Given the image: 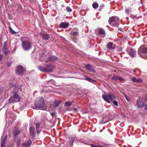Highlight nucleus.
I'll list each match as a JSON object with an SVG mask.
<instances>
[{"label": "nucleus", "instance_id": "nucleus-50", "mask_svg": "<svg viewBox=\"0 0 147 147\" xmlns=\"http://www.w3.org/2000/svg\"><path fill=\"white\" fill-rule=\"evenodd\" d=\"M136 18V16H134V18Z\"/></svg>", "mask_w": 147, "mask_h": 147}, {"label": "nucleus", "instance_id": "nucleus-11", "mask_svg": "<svg viewBox=\"0 0 147 147\" xmlns=\"http://www.w3.org/2000/svg\"><path fill=\"white\" fill-rule=\"evenodd\" d=\"M32 143V142L31 140H28L25 142L22 143L21 144V146H22L29 147Z\"/></svg>", "mask_w": 147, "mask_h": 147}, {"label": "nucleus", "instance_id": "nucleus-45", "mask_svg": "<svg viewBox=\"0 0 147 147\" xmlns=\"http://www.w3.org/2000/svg\"><path fill=\"white\" fill-rule=\"evenodd\" d=\"M103 146L101 145H96V147H103Z\"/></svg>", "mask_w": 147, "mask_h": 147}, {"label": "nucleus", "instance_id": "nucleus-3", "mask_svg": "<svg viewBox=\"0 0 147 147\" xmlns=\"http://www.w3.org/2000/svg\"><path fill=\"white\" fill-rule=\"evenodd\" d=\"M119 18L117 16H113L109 18L108 22L112 26L117 27L119 25Z\"/></svg>", "mask_w": 147, "mask_h": 147}, {"label": "nucleus", "instance_id": "nucleus-18", "mask_svg": "<svg viewBox=\"0 0 147 147\" xmlns=\"http://www.w3.org/2000/svg\"><path fill=\"white\" fill-rule=\"evenodd\" d=\"M113 45L112 42H109L107 44V47L109 49L111 50L114 49Z\"/></svg>", "mask_w": 147, "mask_h": 147}, {"label": "nucleus", "instance_id": "nucleus-25", "mask_svg": "<svg viewBox=\"0 0 147 147\" xmlns=\"http://www.w3.org/2000/svg\"><path fill=\"white\" fill-rule=\"evenodd\" d=\"M72 102L71 101L66 102L65 103V105L67 107H70L72 103Z\"/></svg>", "mask_w": 147, "mask_h": 147}, {"label": "nucleus", "instance_id": "nucleus-4", "mask_svg": "<svg viewBox=\"0 0 147 147\" xmlns=\"http://www.w3.org/2000/svg\"><path fill=\"white\" fill-rule=\"evenodd\" d=\"M22 47L25 51H28L32 47V43L29 40L27 39L22 41Z\"/></svg>", "mask_w": 147, "mask_h": 147}, {"label": "nucleus", "instance_id": "nucleus-8", "mask_svg": "<svg viewBox=\"0 0 147 147\" xmlns=\"http://www.w3.org/2000/svg\"><path fill=\"white\" fill-rule=\"evenodd\" d=\"M55 68V66L52 64H50L47 66L46 65V72H51Z\"/></svg>", "mask_w": 147, "mask_h": 147}, {"label": "nucleus", "instance_id": "nucleus-43", "mask_svg": "<svg viewBox=\"0 0 147 147\" xmlns=\"http://www.w3.org/2000/svg\"><path fill=\"white\" fill-rule=\"evenodd\" d=\"M90 145L92 147H96V145L92 144H91Z\"/></svg>", "mask_w": 147, "mask_h": 147}, {"label": "nucleus", "instance_id": "nucleus-47", "mask_svg": "<svg viewBox=\"0 0 147 147\" xmlns=\"http://www.w3.org/2000/svg\"><path fill=\"white\" fill-rule=\"evenodd\" d=\"M104 7V5L103 4L101 5L100 6V7Z\"/></svg>", "mask_w": 147, "mask_h": 147}, {"label": "nucleus", "instance_id": "nucleus-22", "mask_svg": "<svg viewBox=\"0 0 147 147\" xmlns=\"http://www.w3.org/2000/svg\"><path fill=\"white\" fill-rule=\"evenodd\" d=\"M20 134V132L18 131V130L17 129L15 128L13 130V136H16Z\"/></svg>", "mask_w": 147, "mask_h": 147}, {"label": "nucleus", "instance_id": "nucleus-9", "mask_svg": "<svg viewBox=\"0 0 147 147\" xmlns=\"http://www.w3.org/2000/svg\"><path fill=\"white\" fill-rule=\"evenodd\" d=\"M25 71H26L23 69L22 66L19 65L17 67L16 73L17 74L19 75L22 74Z\"/></svg>", "mask_w": 147, "mask_h": 147}, {"label": "nucleus", "instance_id": "nucleus-15", "mask_svg": "<svg viewBox=\"0 0 147 147\" xmlns=\"http://www.w3.org/2000/svg\"><path fill=\"white\" fill-rule=\"evenodd\" d=\"M38 68L40 71H42L46 72V65H45L44 66H39L38 67Z\"/></svg>", "mask_w": 147, "mask_h": 147}, {"label": "nucleus", "instance_id": "nucleus-37", "mask_svg": "<svg viewBox=\"0 0 147 147\" xmlns=\"http://www.w3.org/2000/svg\"><path fill=\"white\" fill-rule=\"evenodd\" d=\"M113 104L116 106H118V103L117 101L114 100L113 102Z\"/></svg>", "mask_w": 147, "mask_h": 147}, {"label": "nucleus", "instance_id": "nucleus-28", "mask_svg": "<svg viewBox=\"0 0 147 147\" xmlns=\"http://www.w3.org/2000/svg\"><path fill=\"white\" fill-rule=\"evenodd\" d=\"M7 42L5 41L4 43V46L3 48V51H6L7 50Z\"/></svg>", "mask_w": 147, "mask_h": 147}, {"label": "nucleus", "instance_id": "nucleus-35", "mask_svg": "<svg viewBox=\"0 0 147 147\" xmlns=\"http://www.w3.org/2000/svg\"><path fill=\"white\" fill-rule=\"evenodd\" d=\"M78 33V31H74L72 33V34L74 35H77Z\"/></svg>", "mask_w": 147, "mask_h": 147}, {"label": "nucleus", "instance_id": "nucleus-31", "mask_svg": "<svg viewBox=\"0 0 147 147\" xmlns=\"http://www.w3.org/2000/svg\"><path fill=\"white\" fill-rule=\"evenodd\" d=\"M123 95H124L125 99L128 101H130V98L129 97H128L126 94H123Z\"/></svg>", "mask_w": 147, "mask_h": 147}, {"label": "nucleus", "instance_id": "nucleus-20", "mask_svg": "<svg viewBox=\"0 0 147 147\" xmlns=\"http://www.w3.org/2000/svg\"><path fill=\"white\" fill-rule=\"evenodd\" d=\"M50 37L49 35L48 34H44L42 35L43 39L45 40H48Z\"/></svg>", "mask_w": 147, "mask_h": 147}, {"label": "nucleus", "instance_id": "nucleus-2", "mask_svg": "<svg viewBox=\"0 0 147 147\" xmlns=\"http://www.w3.org/2000/svg\"><path fill=\"white\" fill-rule=\"evenodd\" d=\"M138 52L141 57L147 59V47L141 46L139 49Z\"/></svg>", "mask_w": 147, "mask_h": 147}, {"label": "nucleus", "instance_id": "nucleus-40", "mask_svg": "<svg viewBox=\"0 0 147 147\" xmlns=\"http://www.w3.org/2000/svg\"><path fill=\"white\" fill-rule=\"evenodd\" d=\"M125 13L127 14H129V10L128 9H125Z\"/></svg>", "mask_w": 147, "mask_h": 147}, {"label": "nucleus", "instance_id": "nucleus-21", "mask_svg": "<svg viewBox=\"0 0 147 147\" xmlns=\"http://www.w3.org/2000/svg\"><path fill=\"white\" fill-rule=\"evenodd\" d=\"M99 34H100L103 35L104 36L105 35V33L104 30L102 28H100L99 30Z\"/></svg>", "mask_w": 147, "mask_h": 147}, {"label": "nucleus", "instance_id": "nucleus-14", "mask_svg": "<svg viewBox=\"0 0 147 147\" xmlns=\"http://www.w3.org/2000/svg\"><path fill=\"white\" fill-rule=\"evenodd\" d=\"M112 79L115 81L119 80L120 81L123 80V78H122L117 76H113L112 77Z\"/></svg>", "mask_w": 147, "mask_h": 147}, {"label": "nucleus", "instance_id": "nucleus-6", "mask_svg": "<svg viewBox=\"0 0 147 147\" xmlns=\"http://www.w3.org/2000/svg\"><path fill=\"white\" fill-rule=\"evenodd\" d=\"M10 87H13V88L15 89V90L12 91V92L14 94L13 95V97H14L15 100H17V101H19L20 100V98L19 96V95L17 94L18 92V90H17L16 86L14 84L12 83L10 84Z\"/></svg>", "mask_w": 147, "mask_h": 147}, {"label": "nucleus", "instance_id": "nucleus-30", "mask_svg": "<svg viewBox=\"0 0 147 147\" xmlns=\"http://www.w3.org/2000/svg\"><path fill=\"white\" fill-rule=\"evenodd\" d=\"M40 126V124L38 123H37L36 124V129L37 130V132L38 134H39V132H38V130L39 129Z\"/></svg>", "mask_w": 147, "mask_h": 147}, {"label": "nucleus", "instance_id": "nucleus-1", "mask_svg": "<svg viewBox=\"0 0 147 147\" xmlns=\"http://www.w3.org/2000/svg\"><path fill=\"white\" fill-rule=\"evenodd\" d=\"M34 105L35 107L40 109L46 107L47 105L45 103L43 97H39L36 98L34 102Z\"/></svg>", "mask_w": 147, "mask_h": 147}, {"label": "nucleus", "instance_id": "nucleus-19", "mask_svg": "<svg viewBox=\"0 0 147 147\" xmlns=\"http://www.w3.org/2000/svg\"><path fill=\"white\" fill-rule=\"evenodd\" d=\"M49 60L50 61H54L57 59V57L55 56H51L49 57Z\"/></svg>", "mask_w": 147, "mask_h": 147}, {"label": "nucleus", "instance_id": "nucleus-29", "mask_svg": "<svg viewBox=\"0 0 147 147\" xmlns=\"http://www.w3.org/2000/svg\"><path fill=\"white\" fill-rule=\"evenodd\" d=\"M75 139V137H69V142L71 143L72 144L73 142Z\"/></svg>", "mask_w": 147, "mask_h": 147}, {"label": "nucleus", "instance_id": "nucleus-5", "mask_svg": "<svg viewBox=\"0 0 147 147\" xmlns=\"http://www.w3.org/2000/svg\"><path fill=\"white\" fill-rule=\"evenodd\" d=\"M102 98L106 102L110 103L109 100V98L111 100L113 101L115 100L116 97L111 92H108L107 94H105L102 96Z\"/></svg>", "mask_w": 147, "mask_h": 147}, {"label": "nucleus", "instance_id": "nucleus-10", "mask_svg": "<svg viewBox=\"0 0 147 147\" xmlns=\"http://www.w3.org/2000/svg\"><path fill=\"white\" fill-rule=\"evenodd\" d=\"M137 105L138 107L142 108L144 107L145 104L144 102L142 101V99L139 98L137 100Z\"/></svg>", "mask_w": 147, "mask_h": 147}, {"label": "nucleus", "instance_id": "nucleus-36", "mask_svg": "<svg viewBox=\"0 0 147 147\" xmlns=\"http://www.w3.org/2000/svg\"><path fill=\"white\" fill-rule=\"evenodd\" d=\"M131 80L133 82H136L137 79H136L135 77H134L132 78Z\"/></svg>", "mask_w": 147, "mask_h": 147}, {"label": "nucleus", "instance_id": "nucleus-39", "mask_svg": "<svg viewBox=\"0 0 147 147\" xmlns=\"http://www.w3.org/2000/svg\"><path fill=\"white\" fill-rule=\"evenodd\" d=\"M20 140H19L18 141V142H17V145L18 146H19L20 145Z\"/></svg>", "mask_w": 147, "mask_h": 147}, {"label": "nucleus", "instance_id": "nucleus-33", "mask_svg": "<svg viewBox=\"0 0 147 147\" xmlns=\"http://www.w3.org/2000/svg\"><path fill=\"white\" fill-rule=\"evenodd\" d=\"M142 82V80L141 78L137 79L136 83H141Z\"/></svg>", "mask_w": 147, "mask_h": 147}, {"label": "nucleus", "instance_id": "nucleus-52", "mask_svg": "<svg viewBox=\"0 0 147 147\" xmlns=\"http://www.w3.org/2000/svg\"><path fill=\"white\" fill-rule=\"evenodd\" d=\"M39 60H40V61H41V59H39Z\"/></svg>", "mask_w": 147, "mask_h": 147}, {"label": "nucleus", "instance_id": "nucleus-27", "mask_svg": "<svg viewBox=\"0 0 147 147\" xmlns=\"http://www.w3.org/2000/svg\"><path fill=\"white\" fill-rule=\"evenodd\" d=\"M92 6L94 9H96L98 7V5L97 3L94 2L92 3Z\"/></svg>", "mask_w": 147, "mask_h": 147}, {"label": "nucleus", "instance_id": "nucleus-16", "mask_svg": "<svg viewBox=\"0 0 147 147\" xmlns=\"http://www.w3.org/2000/svg\"><path fill=\"white\" fill-rule=\"evenodd\" d=\"M7 139V136H6L4 137L2 141L1 142V147H5V142L6 141Z\"/></svg>", "mask_w": 147, "mask_h": 147}, {"label": "nucleus", "instance_id": "nucleus-23", "mask_svg": "<svg viewBox=\"0 0 147 147\" xmlns=\"http://www.w3.org/2000/svg\"><path fill=\"white\" fill-rule=\"evenodd\" d=\"M29 131L31 136H33L34 135V131L32 127H31L29 129Z\"/></svg>", "mask_w": 147, "mask_h": 147}, {"label": "nucleus", "instance_id": "nucleus-41", "mask_svg": "<svg viewBox=\"0 0 147 147\" xmlns=\"http://www.w3.org/2000/svg\"><path fill=\"white\" fill-rule=\"evenodd\" d=\"M135 71L136 72H139L140 73H141V71L140 69H136L135 70Z\"/></svg>", "mask_w": 147, "mask_h": 147}, {"label": "nucleus", "instance_id": "nucleus-17", "mask_svg": "<svg viewBox=\"0 0 147 147\" xmlns=\"http://www.w3.org/2000/svg\"><path fill=\"white\" fill-rule=\"evenodd\" d=\"M61 101L60 100H55L54 104V107H58L60 104L61 103Z\"/></svg>", "mask_w": 147, "mask_h": 147}, {"label": "nucleus", "instance_id": "nucleus-38", "mask_svg": "<svg viewBox=\"0 0 147 147\" xmlns=\"http://www.w3.org/2000/svg\"><path fill=\"white\" fill-rule=\"evenodd\" d=\"M12 62L11 61H9L7 63V66L8 67L10 66Z\"/></svg>", "mask_w": 147, "mask_h": 147}, {"label": "nucleus", "instance_id": "nucleus-54", "mask_svg": "<svg viewBox=\"0 0 147 147\" xmlns=\"http://www.w3.org/2000/svg\"><path fill=\"white\" fill-rule=\"evenodd\" d=\"M2 138V136L1 137V139Z\"/></svg>", "mask_w": 147, "mask_h": 147}, {"label": "nucleus", "instance_id": "nucleus-51", "mask_svg": "<svg viewBox=\"0 0 147 147\" xmlns=\"http://www.w3.org/2000/svg\"><path fill=\"white\" fill-rule=\"evenodd\" d=\"M8 147H9V145H8Z\"/></svg>", "mask_w": 147, "mask_h": 147}, {"label": "nucleus", "instance_id": "nucleus-24", "mask_svg": "<svg viewBox=\"0 0 147 147\" xmlns=\"http://www.w3.org/2000/svg\"><path fill=\"white\" fill-rule=\"evenodd\" d=\"M84 77L85 79H81L85 80H86L89 82H91L92 83L93 82H94V80H93L92 79L90 78H88L86 76H84Z\"/></svg>", "mask_w": 147, "mask_h": 147}, {"label": "nucleus", "instance_id": "nucleus-53", "mask_svg": "<svg viewBox=\"0 0 147 147\" xmlns=\"http://www.w3.org/2000/svg\"><path fill=\"white\" fill-rule=\"evenodd\" d=\"M76 109H74V110H76Z\"/></svg>", "mask_w": 147, "mask_h": 147}, {"label": "nucleus", "instance_id": "nucleus-34", "mask_svg": "<svg viewBox=\"0 0 147 147\" xmlns=\"http://www.w3.org/2000/svg\"><path fill=\"white\" fill-rule=\"evenodd\" d=\"M9 28H10V30H11V31L12 33L13 34H15L16 33V32L15 31H14V30H13L12 29V28L11 27H9Z\"/></svg>", "mask_w": 147, "mask_h": 147}, {"label": "nucleus", "instance_id": "nucleus-44", "mask_svg": "<svg viewBox=\"0 0 147 147\" xmlns=\"http://www.w3.org/2000/svg\"><path fill=\"white\" fill-rule=\"evenodd\" d=\"M8 52V51H7V50H6L4 52L5 55H7V54Z\"/></svg>", "mask_w": 147, "mask_h": 147}, {"label": "nucleus", "instance_id": "nucleus-12", "mask_svg": "<svg viewBox=\"0 0 147 147\" xmlns=\"http://www.w3.org/2000/svg\"><path fill=\"white\" fill-rule=\"evenodd\" d=\"M86 68L92 72H95V71L92 66L90 64H87L85 65Z\"/></svg>", "mask_w": 147, "mask_h": 147}, {"label": "nucleus", "instance_id": "nucleus-13", "mask_svg": "<svg viewBox=\"0 0 147 147\" xmlns=\"http://www.w3.org/2000/svg\"><path fill=\"white\" fill-rule=\"evenodd\" d=\"M69 26L68 23L62 22L59 24V26L61 28H67Z\"/></svg>", "mask_w": 147, "mask_h": 147}, {"label": "nucleus", "instance_id": "nucleus-49", "mask_svg": "<svg viewBox=\"0 0 147 147\" xmlns=\"http://www.w3.org/2000/svg\"><path fill=\"white\" fill-rule=\"evenodd\" d=\"M22 84H20V87L19 88V89H20V87H22Z\"/></svg>", "mask_w": 147, "mask_h": 147}, {"label": "nucleus", "instance_id": "nucleus-32", "mask_svg": "<svg viewBox=\"0 0 147 147\" xmlns=\"http://www.w3.org/2000/svg\"><path fill=\"white\" fill-rule=\"evenodd\" d=\"M66 10L68 12H71L72 11V9L69 7H66Z\"/></svg>", "mask_w": 147, "mask_h": 147}, {"label": "nucleus", "instance_id": "nucleus-7", "mask_svg": "<svg viewBox=\"0 0 147 147\" xmlns=\"http://www.w3.org/2000/svg\"><path fill=\"white\" fill-rule=\"evenodd\" d=\"M126 51L131 57L133 58L136 57L137 52L134 49H127Z\"/></svg>", "mask_w": 147, "mask_h": 147}, {"label": "nucleus", "instance_id": "nucleus-48", "mask_svg": "<svg viewBox=\"0 0 147 147\" xmlns=\"http://www.w3.org/2000/svg\"><path fill=\"white\" fill-rule=\"evenodd\" d=\"M145 99L146 100H147V94L146 95V96H145Z\"/></svg>", "mask_w": 147, "mask_h": 147}, {"label": "nucleus", "instance_id": "nucleus-26", "mask_svg": "<svg viewBox=\"0 0 147 147\" xmlns=\"http://www.w3.org/2000/svg\"><path fill=\"white\" fill-rule=\"evenodd\" d=\"M16 100L13 96L11 97L9 99V102L11 103L12 102H14Z\"/></svg>", "mask_w": 147, "mask_h": 147}, {"label": "nucleus", "instance_id": "nucleus-42", "mask_svg": "<svg viewBox=\"0 0 147 147\" xmlns=\"http://www.w3.org/2000/svg\"><path fill=\"white\" fill-rule=\"evenodd\" d=\"M51 114L53 117L55 115V114L54 113H51Z\"/></svg>", "mask_w": 147, "mask_h": 147}, {"label": "nucleus", "instance_id": "nucleus-46", "mask_svg": "<svg viewBox=\"0 0 147 147\" xmlns=\"http://www.w3.org/2000/svg\"><path fill=\"white\" fill-rule=\"evenodd\" d=\"M118 29L119 30H120V31H122V29L121 28H119Z\"/></svg>", "mask_w": 147, "mask_h": 147}]
</instances>
